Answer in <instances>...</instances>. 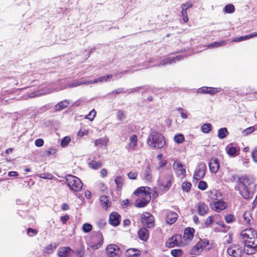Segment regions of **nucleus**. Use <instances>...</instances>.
Here are the masks:
<instances>
[{
	"instance_id": "11",
	"label": "nucleus",
	"mask_w": 257,
	"mask_h": 257,
	"mask_svg": "<svg viewBox=\"0 0 257 257\" xmlns=\"http://www.w3.org/2000/svg\"><path fill=\"white\" fill-rule=\"evenodd\" d=\"M182 236L181 235L176 234L168 239L166 244L169 247H173L176 246H181L182 243Z\"/></svg>"
},
{
	"instance_id": "25",
	"label": "nucleus",
	"mask_w": 257,
	"mask_h": 257,
	"mask_svg": "<svg viewBox=\"0 0 257 257\" xmlns=\"http://www.w3.org/2000/svg\"><path fill=\"white\" fill-rule=\"evenodd\" d=\"M220 91V88L209 87H202L199 89V92L202 93H208L213 95Z\"/></svg>"
},
{
	"instance_id": "23",
	"label": "nucleus",
	"mask_w": 257,
	"mask_h": 257,
	"mask_svg": "<svg viewBox=\"0 0 257 257\" xmlns=\"http://www.w3.org/2000/svg\"><path fill=\"white\" fill-rule=\"evenodd\" d=\"M195 231V229L192 227L186 228L183 234L184 239L186 241H191L194 237Z\"/></svg>"
},
{
	"instance_id": "10",
	"label": "nucleus",
	"mask_w": 257,
	"mask_h": 257,
	"mask_svg": "<svg viewBox=\"0 0 257 257\" xmlns=\"http://www.w3.org/2000/svg\"><path fill=\"white\" fill-rule=\"evenodd\" d=\"M107 255L109 257H118L120 254V248L115 244L108 245L106 248Z\"/></svg>"
},
{
	"instance_id": "3",
	"label": "nucleus",
	"mask_w": 257,
	"mask_h": 257,
	"mask_svg": "<svg viewBox=\"0 0 257 257\" xmlns=\"http://www.w3.org/2000/svg\"><path fill=\"white\" fill-rule=\"evenodd\" d=\"M150 190L151 189L148 187H140L134 192V194L137 197L135 201L137 207H144L150 202L151 199Z\"/></svg>"
},
{
	"instance_id": "2",
	"label": "nucleus",
	"mask_w": 257,
	"mask_h": 257,
	"mask_svg": "<svg viewBox=\"0 0 257 257\" xmlns=\"http://www.w3.org/2000/svg\"><path fill=\"white\" fill-rule=\"evenodd\" d=\"M256 227H250L243 229L241 236L246 247V253L248 254L254 253L257 250V231Z\"/></svg>"
},
{
	"instance_id": "27",
	"label": "nucleus",
	"mask_w": 257,
	"mask_h": 257,
	"mask_svg": "<svg viewBox=\"0 0 257 257\" xmlns=\"http://www.w3.org/2000/svg\"><path fill=\"white\" fill-rule=\"evenodd\" d=\"M198 212L200 216L206 214L209 210L208 206L203 202H199L197 205Z\"/></svg>"
},
{
	"instance_id": "60",
	"label": "nucleus",
	"mask_w": 257,
	"mask_h": 257,
	"mask_svg": "<svg viewBox=\"0 0 257 257\" xmlns=\"http://www.w3.org/2000/svg\"><path fill=\"white\" fill-rule=\"evenodd\" d=\"M44 143V140L42 139H38L35 140V144L37 147H40L43 146Z\"/></svg>"
},
{
	"instance_id": "29",
	"label": "nucleus",
	"mask_w": 257,
	"mask_h": 257,
	"mask_svg": "<svg viewBox=\"0 0 257 257\" xmlns=\"http://www.w3.org/2000/svg\"><path fill=\"white\" fill-rule=\"evenodd\" d=\"M100 203L101 206L105 209H107L111 206V202L109 201L108 197L104 195L100 197Z\"/></svg>"
},
{
	"instance_id": "1",
	"label": "nucleus",
	"mask_w": 257,
	"mask_h": 257,
	"mask_svg": "<svg viewBox=\"0 0 257 257\" xmlns=\"http://www.w3.org/2000/svg\"><path fill=\"white\" fill-rule=\"evenodd\" d=\"M237 185L235 187L240 194L245 199L252 198L255 191L256 184L253 177L243 175L237 177Z\"/></svg>"
},
{
	"instance_id": "46",
	"label": "nucleus",
	"mask_w": 257,
	"mask_h": 257,
	"mask_svg": "<svg viewBox=\"0 0 257 257\" xmlns=\"http://www.w3.org/2000/svg\"><path fill=\"white\" fill-rule=\"evenodd\" d=\"M192 187V184L189 182H184L182 183V188L183 191L189 192Z\"/></svg>"
},
{
	"instance_id": "44",
	"label": "nucleus",
	"mask_w": 257,
	"mask_h": 257,
	"mask_svg": "<svg viewBox=\"0 0 257 257\" xmlns=\"http://www.w3.org/2000/svg\"><path fill=\"white\" fill-rule=\"evenodd\" d=\"M56 248V244H50L48 245L46 247H45L44 249V251L45 253L50 254L51 253L53 250H54Z\"/></svg>"
},
{
	"instance_id": "61",
	"label": "nucleus",
	"mask_w": 257,
	"mask_h": 257,
	"mask_svg": "<svg viewBox=\"0 0 257 257\" xmlns=\"http://www.w3.org/2000/svg\"><path fill=\"white\" fill-rule=\"evenodd\" d=\"M167 161L166 160H161L159 163V169H162L166 166Z\"/></svg>"
},
{
	"instance_id": "20",
	"label": "nucleus",
	"mask_w": 257,
	"mask_h": 257,
	"mask_svg": "<svg viewBox=\"0 0 257 257\" xmlns=\"http://www.w3.org/2000/svg\"><path fill=\"white\" fill-rule=\"evenodd\" d=\"M173 169L179 175L185 176L186 174V170L183 167V165L178 160H175L173 164Z\"/></svg>"
},
{
	"instance_id": "6",
	"label": "nucleus",
	"mask_w": 257,
	"mask_h": 257,
	"mask_svg": "<svg viewBox=\"0 0 257 257\" xmlns=\"http://www.w3.org/2000/svg\"><path fill=\"white\" fill-rule=\"evenodd\" d=\"M88 241V244L92 249L95 250L99 248L103 242V237L101 232H93Z\"/></svg>"
},
{
	"instance_id": "19",
	"label": "nucleus",
	"mask_w": 257,
	"mask_h": 257,
	"mask_svg": "<svg viewBox=\"0 0 257 257\" xmlns=\"http://www.w3.org/2000/svg\"><path fill=\"white\" fill-rule=\"evenodd\" d=\"M220 165L217 158H212L209 163V167L210 171L213 173H216L219 169Z\"/></svg>"
},
{
	"instance_id": "21",
	"label": "nucleus",
	"mask_w": 257,
	"mask_h": 257,
	"mask_svg": "<svg viewBox=\"0 0 257 257\" xmlns=\"http://www.w3.org/2000/svg\"><path fill=\"white\" fill-rule=\"evenodd\" d=\"M138 235L140 240L146 242L149 237V231L147 228L143 227L139 229L138 231Z\"/></svg>"
},
{
	"instance_id": "50",
	"label": "nucleus",
	"mask_w": 257,
	"mask_h": 257,
	"mask_svg": "<svg viewBox=\"0 0 257 257\" xmlns=\"http://www.w3.org/2000/svg\"><path fill=\"white\" fill-rule=\"evenodd\" d=\"M38 233V230L36 229H33L32 228H28L27 229V235L29 236L32 237L36 235H37Z\"/></svg>"
},
{
	"instance_id": "8",
	"label": "nucleus",
	"mask_w": 257,
	"mask_h": 257,
	"mask_svg": "<svg viewBox=\"0 0 257 257\" xmlns=\"http://www.w3.org/2000/svg\"><path fill=\"white\" fill-rule=\"evenodd\" d=\"M141 222L143 226L147 228H151L155 226V218L153 215L148 212H144L141 216Z\"/></svg>"
},
{
	"instance_id": "57",
	"label": "nucleus",
	"mask_w": 257,
	"mask_h": 257,
	"mask_svg": "<svg viewBox=\"0 0 257 257\" xmlns=\"http://www.w3.org/2000/svg\"><path fill=\"white\" fill-rule=\"evenodd\" d=\"M124 117V114L123 112L121 110H118L116 113V117L117 120L121 121L123 120Z\"/></svg>"
},
{
	"instance_id": "41",
	"label": "nucleus",
	"mask_w": 257,
	"mask_h": 257,
	"mask_svg": "<svg viewBox=\"0 0 257 257\" xmlns=\"http://www.w3.org/2000/svg\"><path fill=\"white\" fill-rule=\"evenodd\" d=\"M185 5H181V8L182 9L181 14L183 18V21L185 23H187L189 19L187 15V10L185 9Z\"/></svg>"
},
{
	"instance_id": "64",
	"label": "nucleus",
	"mask_w": 257,
	"mask_h": 257,
	"mask_svg": "<svg viewBox=\"0 0 257 257\" xmlns=\"http://www.w3.org/2000/svg\"><path fill=\"white\" fill-rule=\"evenodd\" d=\"M251 157L253 160L257 163V150H254L251 152Z\"/></svg>"
},
{
	"instance_id": "26",
	"label": "nucleus",
	"mask_w": 257,
	"mask_h": 257,
	"mask_svg": "<svg viewBox=\"0 0 257 257\" xmlns=\"http://www.w3.org/2000/svg\"><path fill=\"white\" fill-rule=\"evenodd\" d=\"M138 137L136 135L131 136L128 144V149L131 151L135 150L138 145Z\"/></svg>"
},
{
	"instance_id": "47",
	"label": "nucleus",
	"mask_w": 257,
	"mask_h": 257,
	"mask_svg": "<svg viewBox=\"0 0 257 257\" xmlns=\"http://www.w3.org/2000/svg\"><path fill=\"white\" fill-rule=\"evenodd\" d=\"M225 44L224 41L214 42L208 45L209 48H217L222 46Z\"/></svg>"
},
{
	"instance_id": "63",
	"label": "nucleus",
	"mask_w": 257,
	"mask_h": 257,
	"mask_svg": "<svg viewBox=\"0 0 257 257\" xmlns=\"http://www.w3.org/2000/svg\"><path fill=\"white\" fill-rule=\"evenodd\" d=\"M69 219V216L67 214H66L64 216H61L60 217V220L63 224H65Z\"/></svg>"
},
{
	"instance_id": "42",
	"label": "nucleus",
	"mask_w": 257,
	"mask_h": 257,
	"mask_svg": "<svg viewBox=\"0 0 257 257\" xmlns=\"http://www.w3.org/2000/svg\"><path fill=\"white\" fill-rule=\"evenodd\" d=\"M212 130V125L209 123H204L201 126L202 131L205 134L209 133Z\"/></svg>"
},
{
	"instance_id": "22",
	"label": "nucleus",
	"mask_w": 257,
	"mask_h": 257,
	"mask_svg": "<svg viewBox=\"0 0 257 257\" xmlns=\"http://www.w3.org/2000/svg\"><path fill=\"white\" fill-rule=\"evenodd\" d=\"M178 215L174 211H169L166 216V223L172 225L174 224L177 220Z\"/></svg>"
},
{
	"instance_id": "38",
	"label": "nucleus",
	"mask_w": 257,
	"mask_h": 257,
	"mask_svg": "<svg viewBox=\"0 0 257 257\" xmlns=\"http://www.w3.org/2000/svg\"><path fill=\"white\" fill-rule=\"evenodd\" d=\"M152 178V175L151 167L150 165H148L144 173V178L147 181H151Z\"/></svg>"
},
{
	"instance_id": "7",
	"label": "nucleus",
	"mask_w": 257,
	"mask_h": 257,
	"mask_svg": "<svg viewBox=\"0 0 257 257\" xmlns=\"http://www.w3.org/2000/svg\"><path fill=\"white\" fill-rule=\"evenodd\" d=\"M173 180L172 173L167 174L162 177L158 181L159 189L162 193H166L170 188Z\"/></svg>"
},
{
	"instance_id": "56",
	"label": "nucleus",
	"mask_w": 257,
	"mask_h": 257,
	"mask_svg": "<svg viewBox=\"0 0 257 257\" xmlns=\"http://www.w3.org/2000/svg\"><path fill=\"white\" fill-rule=\"evenodd\" d=\"M237 152L236 148L234 147H231L227 149V152L230 156H234L236 154Z\"/></svg>"
},
{
	"instance_id": "33",
	"label": "nucleus",
	"mask_w": 257,
	"mask_h": 257,
	"mask_svg": "<svg viewBox=\"0 0 257 257\" xmlns=\"http://www.w3.org/2000/svg\"><path fill=\"white\" fill-rule=\"evenodd\" d=\"M108 142V139L106 138H101L95 141V146L96 147L106 146Z\"/></svg>"
},
{
	"instance_id": "53",
	"label": "nucleus",
	"mask_w": 257,
	"mask_h": 257,
	"mask_svg": "<svg viewBox=\"0 0 257 257\" xmlns=\"http://www.w3.org/2000/svg\"><path fill=\"white\" fill-rule=\"evenodd\" d=\"M202 249L206 248L209 244V242L206 239H200L198 242Z\"/></svg>"
},
{
	"instance_id": "51",
	"label": "nucleus",
	"mask_w": 257,
	"mask_h": 257,
	"mask_svg": "<svg viewBox=\"0 0 257 257\" xmlns=\"http://www.w3.org/2000/svg\"><path fill=\"white\" fill-rule=\"evenodd\" d=\"M92 229V226L89 223H85L82 226V230L85 233L89 232Z\"/></svg>"
},
{
	"instance_id": "30",
	"label": "nucleus",
	"mask_w": 257,
	"mask_h": 257,
	"mask_svg": "<svg viewBox=\"0 0 257 257\" xmlns=\"http://www.w3.org/2000/svg\"><path fill=\"white\" fill-rule=\"evenodd\" d=\"M257 36V32H254L250 34L245 35L244 36H240L238 37H235L233 39L232 41L234 42H240L242 41H244L250 38H251Z\"/></svg>"
},
{
	"instance_id": "40",
	"label": "nucleus",
	"mask_w": 257,
	"mask_h": 257,
	"mask_svg": "<svg viewBox=\"0 0 257 257\" xmlns=\"http://www.w3.org/2000/svg\"><path fill=\"white\" fill-rule=\"evenodd\" d=\"M102 164L100 162H96L94 160H92L89 164L90 168L96 170L101 167Z\"/></svg>"
},
{
	"instance_id": "14",
	"label": "nucleus",
	"mask_w": 257,
	"mask_h": 257,
	"mask_svg": "<svg viewBox=\"0 0 257 257\" xmlns=\"http://www.w3.org/2000/svg\"><path fill=\"white\" fill-rule=\"evenodd\" d=\"M227 252L229 255L237 257L240 255L242 249L239 244H233L228 248Z\"/></svg>"
},
{
	"instance_id": "16",
	"label": "nucleus",
	"mask_w": 257,
	"mask_h": 257,
	"mask_svg": "<svg viewBox=\"0 0 257 257\" xmlns=\"http://www.w3.org/2000/svg\"><path fill=\"white\" fill-rule=\"evenodd\" d=\"M121 216L117 212H112L109 215V223L113 226H116L120 224Z\"/></svg>"
},
{
	"instance_id": "5",
	"label": "nucleus",
	"mask_w": 257,
	"mask_h": 257,
	"mask_svg": "<svg viewBox=\"0 0 257 257\" xmlns=\"http://www.w3.org/2000/svg\"><path fill=\"white\" fill-rule=\"evenodd\" d=\"M65 180L69 189L73 191L78 192L82 188V182L81 180L75 176L68 174Z\"/></svg>"
},
{
	"instance_id": "59",
	"label": "nucleus",
	"mask_w": 257,
	"mask_h": 257,
	"mask_svg": "<svg viewBox=\"0 0 257 257\" xmlns=\"http://www.w3.org/2000/svg\"><path fill=\"white\" fill-rule=\"evenodd\" d=\"M138 175V173L137 172H130L127 174V176L129 179L135 180L136 179Z\"/></svg>"
},
{
	"instance_id": "17",
	"label": "nucleus",
	"mask_w": 257,
	"mask_h": 257,
	"mask_svg": "<svg viewBox=\"0 0 257 257\" xmlns=\"http://www.w3.org/2000/svg\"><path fill=\"white\" fill-rule=\"evenodd\" d=\"M207 196L211 200V202H214L221 198V193L219 190L213 189L207 192Z\"/></svg>"
},
{
	"instance_id": "49",
	"label": "nucleus",
	"mask_w": 257,
	"mask_h": 257,
	"mask_svg": "<svg viewBox=\"0 0 257 257\" xmlns=\"http://www.w3.org/2000/svg\"><path fill=\"white\" fill-rule=\"evenodd\" d=\"M208 187V185L206 182L201 180L199 182L198 184V188L201 190H205Z\"/></svg>"
},
{
	"instance_id": "28",
	"label": "nucleus",
	"mask_w": 257,
	"mask_h": 257,
	"mask_svg": "<svg viewBox=\"0 0 257 257\" xmlns=\"http://www.w3.org/2000/svg\"><path fill=\"white\" fill-rule=\"evenodd\" d=\"M69 104V102L67 100H64L58 103L54 106V109L55 111H61L68 107Z\"/></svg>"
},
{
	"instance_id": "31",
	"label": "nucleus",
	"mask_w": 257,
	"mask_h": 257,
	"mask_svg": "<svg viewBox=\"0 0 257 257\" xmlns=\"http://www.w3.org/2000/svg\"><path fill=\"white\" fill-rule=\"evenodd\" d=\"M203 249H202L200 244L197 242L194 245L190 250V254L192 255H200Z\"/></svg>"
},
{
	"instance_id": "4",
	"label": "nucleus",
	"mask_w": 257,
	"mask_h": 257,
	"mask_svg": "<svg viewBox=\"0 0 257 257\" xmlns=\"http://www.w3.org/2000/svg\"><path fill=\"white\" fill-rule=\"evenodd\" d=\"M147 143L151 147L160 149L165 145L166 140L161 134L157 132H154L149 136Z\"/></svg>"
},
{
	"instance_id": "15",
	"label": "nucleus",
	"mask_w": 257,
	"mask_h": 257,
	"mask_svg": "<svg viewBox=\"0 0 257 257\" xmlns=\"http://www.w3.org/2000/svg\"><path fill=\"white\" fill-rule=\"evenodd\" d=\"M243 217L244 223L246 225H249L250 227H256V222L252 218L250 211H245L243 215Z\"/></svg>"
},
{
	"instance_id": "54",
	"label": "nucleus",
	"mask_w": 257,
	"mask_h": 257,
	"mask_svg": "<svg viewBox=\"0 0 257 257\" xmlns=\"http://www.w3.org/2000/svg\"><path fill=\"white\" fill-rule=\"evenodd\" d=\"M96 113L95 110L93 109L86 116V118L92 121L94 118Z\"/></svg>"
},
{
	"instance_id": "55",
	"label": "nucleus",
	"mask_w": 257,
	"mask_h": 257,
	"mask_svg": "<svg viewBox=\"0 0 257 257\" xmlns=\"http://www.w3.org/2000/svg\"><path fill=\"white\" fill-rule=\"evenodd\" d=\"M255 131V127L254 126H250L244 129L242 133L245 135H248Z\"/></svg>"
},
{
	"instance_id": "34",
	"label": "nucleus",
	"mask_w": 257,
	"mask_h": 257,
	"mask_svg": "<svg viewBox=\"0 0 257 257\" xmlns=\"http://www.w3.org/2000/svg\"><path fill=\"white\" fill-rule=\"evenodd\" d=\"M112 75L111 74L107 75L106 76H100L94 79L93 81L89 82V83H95L98 82H106L109 78H112Z\"/></svg>"
},
{
	"instance_id": "52",
	"label": "nucleus",
	"mask_w": 257,
	"mask_h": 257,
	"mask_svg": "<svg viewBox=\"0 0 257 257\" xmlns=\"http://www.w3.org/2000/svg\"><path fill=\"white\" fill-rule=\"evenodd\" d=\"M71 141L69 137H65L61 141V145L62 147H65L68 146V144Z\"/></svg>"
},
{
	"instance_id": "9",
	"label": "nucleus",
	"mask_w": 257,
	"mask_h": 257,
	"mask_svg": "<svg viewBox=\"0 0 257 257\" xmlns=\"http://www.w3.org/2000/svg\"><path fill=\"white\" fill-rule=\"evenodd\" d=\"M219 218V215H211L208 216L204 221V226L205 227H211V225L215 223L220 226L224 227L225 225L222 221H218V219Z\"/></svg>"
},
{
	"instance_id": "24",
	"label": "nucleus",
	"mask_w": 257,
	"mask_h": 257,
	"mask_svg": "<svg viewBox=\"0 0 257 257\" xmlns=\"http://www.w3.org/2000/svg\"><path fill=\"white\" fill-rule=\"evenodd\" d=\"M141 251L135 248L127 249L124 253L125 257H141Z\"/></svg>"
},
{
	"instance_id": "13",
	"label": "nucleus",
	"mask_w": 257,
	"mask_h": 257,
	"mask_svg": "<svg viewBox=\"0 0 257 257\" xmlns=\"http://www.w3.org/2000/svg\"><path fill=\"white\" fill-rule=\"evenodd\" d=\"M210 206L212 210L219 212L227 207L226 203L221 198L214 202H210Z\"/></svg>"
},
{
	"instance_id": "43",
	"label": "nucleus",
	"mask_w": 257,
	"mask_h": 257,
	"mask_svg": "<svg viewBox=\"0 0 257 257\" xmlns=\"http://www.w3.org/2000/svg\"><path fill=\"white\" fill-rule=\"evenodd\" d=\"M57 152V150L56 149H54L53 148H50L48 150H46L44 152V155L46 157H49L51 155L54 156L55 157L56 154Z\"/></svg>"
},
{
	"instance_id": "18",
	"label": "nucleus",
	"mask_w": 257,
	"mask_h": 257,
	"mask_svg": "<svg viewBox=\"0 0 257 257\" xmlns=\"http://www.w3.org/2000/svg\"><path fill=\"white\" fill-rule=\"evenodd\" d=\"M70 252H74V251L70 247L63 246L58 248L57 254L59 257H71Z\"/></svg>"
},
{
	"instance_id": "45",
	"label": "nucleus",
	"mask_w": 257,
	"mask_h": 257,
	"mask_svg": "<svg viewBox=\"0 0 257 257\" xmlns=\"http://www.w3.org/2000/svg\"><path fill=\"white\" fill-rule=\"evenodd\" d=\"M171 253L174 257H181L183 254V252L180 249H174L171 250Z\"/></svg>"
},
{
	"instance_id": "35",
	"label": "nucleus",
	"mask_w": 257,
	"mask_h": 257,
	"mask_svg": "<svg viewBox=\"0 0 257 257\" xmlns=\"http://www.w3.org/2000/svg\"><path fill=\"white\" fill-rule=\"evenodd\" d=\"M75 253L76 257H84L85 253L84 245L81 244L80 247L76 249Z\"/></svg>"
},
{
	"instance_id": "36",
	"label": "nucleus",
	"mask_w": 257,
	"mask_h": 257,
	"mask_svg": "<svg viewBox=\"0 0 257 257\" xmlns=\"http://www.w3.org/2000/svg\"><path fill=\"white\" fill-rule=\"evenodd\" d=\"M228 134L229 133L226 127H222L218 130V137L219 139H223L225 138Z\"/></svg>"
},
{
	"instance_id": "12",
	"label": "nucleus",
	"mask_w": 257,
	"mask_h": 257,
	"mask_svg": "<svg viewBox=\"0 0 257 257\" xmlns=\"http://www.w3.org/2000/svg\"><path fill=\"white\" fill-rule=\"evenodd\" d=\"M206 166L205 164H201L198 166V168L194 171L193 179L196 180H199L203 178L205 174Z\"/></svg>"
},
{
	"instance_id": "39",
	"label": "nucleus",
	"mask_w": 257,
	"mask_h": 257,
	"mask_svg": "<svg viewBox=\"0 0 257 257\" xmlns=\"http://www.w3.org/2000/svg\"><path fill=\"white\" fill-rule=\"evenodd\" d=\"M174 141L178 144H182L185 141L184 136L182 134H177L174 137Z\"/></svg>"
},
{
	"instance_id": "62",
	"label": "nucleus",
	"mask_w": 257,
	"mask_h": 257,
	"mask_svg": "<svg viewBox=\"0 0 257 257\" xmlns=\"http://www.w3.org/2000/svg\"><path fill=\"white\" fill-rule=\"evenodd\" d=\"M177 110L180 113L181 117L183 118H187L188 117L187 114L183 112V109L181 107L177 108Z\"/></svg>"
},
{
	"instance_id": "48",
	"label": "nucleus",
	"mask_w": 257,
	"mask_h": 257,
	"mask_svg": "<svg viewBox=\"0 0 257 257\" xmlns=\"http://www.w3.org/2000/svg\"><path fill=\"white\" fill-rule=\"evenodd\" d=\"M224 12L228 14H231L235 11V8L233 5H227L224 8Z\"/></svg>"
},
{
	"instance_id": "37",
	"label": "nucleus",
	"mask_w": 257,
	"mask_h": 257,
	"mask_svg": "<svg viewBox=\"0 0 257 257\" xmlns=\"http://www.w3.org/2000/svg\"><path fill=\"white\" fill-rule=\"evenodd\" d=\"M224 220L227 223H231L235 222L236 218L233 214L228 213L225 215Z\"/></svg>"
},
{
	"instance_id": "32",
	"label": "nucleus",
	"mask_w": 257,
	"mask_h": 257,
	"mask_svg": "<svg viewBox=\"0 0 257 257\" xmlns=\"http://www.w3.org/2000/svg\"><path fill=\"white\" fill-rule=\"evenodd\" d=\"M115 183L116 185L117 190H121L123 184H124V179L122 176H117L116 177L114 180Z\"/></svg>"
},
{
	"instance_id": "58",
	"label": "nucleus",
	"mask_w": 257,
	"mask_h": 257,
	"mask_svg": "<svg viewBox=\"0 0 257 257\" xmlns=\"http://www.w3.org/2000/svg\"><path fill=\"white\" fill-rule=\"evenodd\" d=\"M39 177L43 179L49 180L52 179L53 178V176L50 173L40 174Z\"/></svg>"
}]
</instances>
